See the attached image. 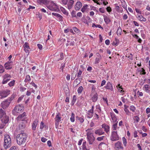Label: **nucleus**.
I'll return each mask as SVG.
<instances>
[{
	"label": "nucleus",
	"instance_id": "nucleus-50",
	"mask_svg": "<svg viewBox=\"0 0 150 150\" xmlns=\"http://www.w3.org/2000/svg\"><path fill=\"white\" fill-rule=\"evenodd\" d=\"M60 58H59L58 60H62L64 58L63 54V53H61L60 54Z\"/></svg>",
	"mask_w": 150,
	"mask_h": 150
},
{
	"label": "nucleus",
	"instance_id": "nucleus-60",
	"mask_svg": "<svg viewBox=\"0 0 150 150\" xmlns=\"http://www.w3.org/2000/svg\"><path fill=\"white\" fill-rule=\"evenodd\" d=\"M30 84L31 85L33 86L36 89L37 88V85L35 83L33 82H31Z\"/></svg>",
	"mask_w": 150,
	"mask_h": 150
},
{
	"label": "nucleus",
	"instance_id": "nucleus-13",
	"mask_svg": "<svg viewBox=\"0 0 150 150\" xmlns=\"http://www.w3.org/2000/svg\"><path fill=\"white\" fill-rule=\"evenodd\" d=\"M95 133L96 134L99 135H102L105 134L104 132L101 128L95 130Z\"/></svg>",
	"mask_w": 150,
	"mask_h": 150
},
{
	"label": "nucleus",
	"instance_id": "nucleus-22",
	"mask_svg": "<svg viewBox=\"0 0 150 150\" xmlns=\"http://www.w3.org/2000/svg\"><path fill=\"white\" fill-rule=\"evenodd\" d=\"M74 1L73 0H70L67 4L68 8L69 9L73 7Z\"/></svg>",
	"mask_w": 150,
	"mask_h": 150
},
{
	"label": "nucleus",
	"instance_id": "nucleus-63",
	"mask_svg": "<svg viewBox=\"0 0 150 150\" xmlns=\"http://www.w3.org/2000/svg\"><path fill=\"white\" fill-rule=\"evenodd\" d=\"M47 139L44 137H42L41 138V141L42 142H45L47 141Z\"/></svg>",
	"mask_w": 150,
	"mask_h": 150
},
{
	"label": "nucleus",
	"instance_id": "nucleus-31",
	"mask_svg": "<svg viewBox=\"0 0 150 150\" xmlns=\"http://www.w3.org/2000/svg\"><path fill=\"white\" fill-rule=\"evenodd\" d=\"M10 80V78L3 79L2 83L5 84L7 83Z\"/></svg>",
	"mask_w": 150,
	"mask_h": 150
},
{
	"label": "nucleus",
	"instance_id": "nucleus-10",
	"mask_svg": "<svg viewBox=\"0 0 150 150\" xmlns=\"http://www.w3.org/2000/svg\"><path fill=\"white\" fill-rule=\"evenodd\" d=\"M102 128L104 129V130L107 134H109L110 132V127L105 124H103L101 125Z\"/></svg>",
	"mask_w": 150,
	"mask_h": 150
},
{
	"label": "nucleus",
	"instance_id": "nucleus-17",
	"mask_svg": "<svg viewBox=\"0 0 150 150\" xmlns=\"http://www.w3.org/2000/svg\"><path fill=\"white\" fill-rule=\"evenodd\" d=\"M82 6V3L79 2H77L75 5V8L76 10H79Z\"/></svg>",
	"mask_w": 150,
	"mask_h": 150
},
{
	"label": "nucleus",
	"instance_id": "nucleus-37",
	"mask_svg": "<svg viewBox=\"0 0 150 150\" xmlns=\"http://www.w3.org/2000/svg\"><path fill=\"white\" fill-rule=\"evenodd\" d=\"M60 9L62 12L63 13L66 15L68 14V13L66 11V10L63 7H60Z\"/></svg>",
	"mask_w": 150,
	"mask_h": 150
},
{
	"label": "nucleus",
	"instance_id": "nucleus-11",
	"mask_svg": "<svg viewBox=\"0 0 150 150\" xmlns=\"http://www.w3.org/2000/svg\"><path fill=\"white\" fill-rule=\"evenodd\" d=\"M93 114L94 112L89 110L86 112V114L85 116L87 118L90 119L93 117Z\"/></svg>",
	"mask_w": 150,
	"mask_h": 150
},
{
	"label": "nucleus",
	"instance_id": "nucleus-20",
	"mask_svg": "<svg viewBox=\"0 0 150 150\" xmlns=\"http://www.w3.org/2000/svg\"><path fill=\"white\" fill-rule=\"evenodd\" d=\"M25 127V122H21L20 123L18 126V129L19 130H22L24 129Z\"/></svg>",
	"mask_w": 150,
	"mask_h": 150
},
{
	"label": "nucleus",
	"instance_id": "nucleus-44",
	"mask_svg": "<svg viewBox=\"0 0 150 150\" xmlns=\"http://www.w3.org/2000/svg\"><path fill=\"white\" fill-rule=\"evenodd\" d=\"M88 6V5H87L84 6L81 8V11L82 12H84L85 11L87 8Z\"/></svg>",
	"mask_w": 150,
	"mask_h": 150
},
{
	"label": "nucleus",
	"instance_id": "nucleus-61",
	"mask_svg": "<svg viewBox=\"0 0 150 150\" xmlns=\"http://www.w3.org/2000/svg\"><path fill=\"white\" fill-rule=\"evenodd\" d=\"M82 73V71L81 70H79L77 76L78 78L81 75V74Z\"/></svg>",
	"mask_w": 150,
	"mask_h": 150
},
{
	"label": "nucleus",
	"instance_id": "nucleus-24",
	"mask_svg": "<svg viewBox=\"0 0 150 150\" xmlns=\"http://www.w3.org/2000/svg\"><path fill=\"white\" fill-rule=\"evenodd\" d=\"M87 19L88 20V21L86 19H83V21L84 23L88 25H89V23H90L91 22V19L89 17H87Z\"/></svg>",
	"mask_w": 150,
	"mask_h": 150
},
{
	"label": "nucleus",
	"instance_id": "nucleus-57",
	"mask_svg": "<svg viewBox=\"0 0 150 150\" xmlns=\"http://www.w3.org/2000/svg\"><path fill=\"white\" fill-rule=\"evenodd\" d=\"M124 110L125 111V112H126L127 114L128 115H129L130 112L127 108H125Z\"/></svg>",
	"mask_w": 150,
	"mask_h": 150
},
{
	"label": "nucleus",
	"instance_id": "nucleus-45",
	"mask_svg": "<svg viewBox=\"0 0 150 150\" xmlns=\"http://www.w3.org/2000/svg\"><path fill=\"white\" fill-rule=\"evenodd\" d=\"M76 118L78 119L81 123H83L84 121V120L82 117H76Z\"/></svg>",
	"mask_w": 150,
	"mask_h": 150
},
{
	"label": "nucleus",
	"instance_id": "nucleus-32",
	"mask_svg": "<svg viewBox=\"0 0 150 150\" xmlns=\"http://www.w3.org/2000/svg\"><path fill=\"white\" fill-rule=\"evenodd\" d=\"M76 76V72L73 71L71 75V79L72 80L74 79Z\"/></svg>",
	"mask_w": 150,
	"mask_h": 150
},
{
	"label": "nucleus",
	"instance_id": "nucleus-4",
	"mask_svg": "<svg viewBox=\"0 0 150 150\" xmlns=\"http://www.w3.org/2000/svg\"><path fill=\"white\" fill-rule=\"evenodd\" d=\"M120 139V137L118 135L117 132L116 131H112L111 132L110 137V139L112 141H118Z\"/></svg>",
	"mask_w": 150,
	"mask_h": 150
},
{
	"label": "nucleus",
	"instance_id": "nucleus-19",
	"mask_svg": "<svg viewBox=\"0 0 150 150\" xmlns=\"http://www.w3.org/2000/svg\"><path fill=\"white\" fill-rule=\"evenodd\" d=\"M105 87L106 88L110 89L112 91L113 90L112 85L109 82L107 83L106 86Z\"/></svg>",
	"mask_w": 150,
	"mask_h": 150
},
{
	"label": "nucleus",
	"instance_id": "nucleus-34",
	"mask_svg": "<svg viewBox=\"0 0 150 150\" xmlns=\"http://www.w3.org/2000/svg\"><path fill=\"white\" fill-rule=\"evenodd\" d=\"M76 100V97L75 95H74L73 96V100L71 103V104L73 105L75 103Z\"/></svg>",
	"mask_w": 150,
	"mask_h": 150
},
{
	"label": "nucleus",
	"instance_id": "nucleus-7",
	"mask_svg": "<svg viewBox=\"0 0 150 150\" xmlns=\"http://www.w3.org/2000/svg\"><path fill=\"white\" fill-rule=\"evenodd\" d=\"M9 102H8L6 100L3 101L1 104V106L4 109H6L9 106Z\"/></svg>",
	"mask_w": 150,
	"mask_h": 150
},
{
	"label": "nucleus",
	"instance_id": "nucleus-35",
	"mask_svg": "<svg viewBox=\"0 0 150 150\" xmlns=\"http://www.w3.org/2000/svg\"><path fill=\"white\" fill-rule=\"evenodd\" d=\"M70 120L72 122H74L75 121V115L73 112L71 113V117L70 118Z\"/></svg>",
	"mask_w": 150,
	"mask_h": 150
},
{
	"label": "nucleus",
	"instance_id": "nucleus-21",
	"mask_svg": "<svg viewBox=\"0 0 150 150\" xmlns=\"http://www.w3.org/2000/svg\"><path fill=\"white\" fill-rule=\"evenodd\" d=\"M83 150H89L90 147L88 145H86V142H83L82 144Z\"/></svg>",
	"mask_w": 150,
	"mask_h": 150
},
{
	"label": "nucleus",
	"instance_id": "nucleus-52",
	"mask_svg": "<svg viewBox=\"0 0 150 150\" xmlns=\"http://www.w3.org/2000/svg\"><path fill=\"white\" fill-rule=\"evenodd\" d=\"M4 71V69L3 66H0V73H3Z\"/></svg>",
	"mask_w": 150,
	"mask_h": 150
},
{
	"label": "nucleus",
	"instance_id": "nucleus-48",
	"mask_svg": "<svg viewBox=\"0 0 150 150\" xmlns=\"http://www.w3.org/2000/svg\"><path fill=\"white\" fill-rule=\"evenodd\" d=\"M130 110L132 111V112H135V108L134 106H131L130 107Z\"/></svg>",
	"mask_w": 150,
	"mask_h": 150
},
{
	"label": "nucleus",
	"instance_id": "nucleus-16",
	"mask_svg": "<svg viewBox=\"0 0 150 150\" xmlns=\"http://www.w3.org/2000/svg\"><path fill=\"white\" fill-rule=\"evenodd\" d=\"M96 57H97L96 58L95 61V64H97L99 63L100 60L102 59L101 56L98 53H96Z\"/></svg>",
	"mask_w": 150,
	"mask_h": 150
},
{
	"label": "nucleus",
	"instance_id": "nucleus-8",
	"mask_svg": "<svg viewBox=\"0 0 150 150\" xmlns=\"http://www.w3.org/2000/svg\"><path fill=\"white\" fill-rule=\"evenodd\" d=\"M10 91L6 90L0 92V96L1 98H4L7 97L8 95L9 94Z\"/></svg>",
	"mask_w": 150,
	"mask_h": 150
},
{
	"label": "nucleus",
	"instance_id": "nucleus-2",
	"mask_svg": "<svg viewBox=\"0 0 150 150\" xmlns=\"http://www.w3.org/2000/svg\"><path fill=\"white\" fill-rule=\"evenodd\" d=\"M11 145V141L10 136L9 134H5L4 135V142L3 146L4 149L9 148Z\"/></svg>",
	"mask_w": 150,
	"mask_h": 150
},
{
	"label": "nucleus",
	"instance_id": "nucleus-59",
	"mask_svg": "<svg viewBox=\"0 0 150 150\" xmlns=\"http://www.w3.org/2000/svg\"><path fill=\"white\" fill-rule=\"evenodd\" d=\"M141 72H142V74L144 75L146 74V72L145 71V70L142 68L140 70Z\"/></svg>",
	"mask_w": 150,
	"mask_h": 150
},
{
	"label": "nucleus",
	"instance_id": "nucleus-38",
	"mask_svg": "<svg viewBox=\"0 0 150 150\" xmlns=\"http://www.w3.org/2000/svg\"><path fill=\"white\" fill-rule=\"evenodd\" d=\"M14 96H12L11 97L8 98L6 100L8 102H9L10 104L11 101L14 99Z\"/></svg>",
	"mask_w": 150,
	"mask_h": 150
},
{
	"label": "nucleus",
	"instance_id": "nucleus-30",
	"mask_svg": "<svg viewBox=\"0 0 150 150\" xmlns=\"http://www.w3.org/2000/svg\"><path fill=\"white\" fill-rule=\"evenodd\" d=\"M117 127V124H113L112 127V129L113 131L116 130Z\"/></svg>",
	"mask_w": 150,
	"mask_h": 150
},
{
	"label": "nucleus",
	"instance_id": "nucleus-33",
	"mask_svg": "<svg viewBox=\"0 0 150 150\" xmlns=\"http://www.w3.org/2000/svg\"><path fill=\"white\" fill-rule=\"evenodd\" d=\"M15 81L13 80L12 81L9 82L8 83V85L10 87H11L14 86L15 84Z\"/></svg>",
	"mask_w": 150,
	"mask_h": 150
},
{
	"label": "nucleus",
	"instance_id": "nucleus-58",
	"mask_svg": "<svg viewBox=\"0 0 150 150\" xmlns=\"http://www.w3.org/2000/svg\"><path fill=\"white\" fill-rule=\"evenodd\" d=\"M44 127V123L42 122H41V123L40 124V128L41 129H43Z\"/></svg>",
	"mask_w": 150,
	"mask_h": 150
},
{
	"label": "nucleus",
	"instance_id": "nucleus-12",
	"mask_svg": "<svg viewBox=\"0 0 150 150\" xmlns=\"http://www.w3.org/2000/svg\"><path fill=\"white\" fill-rule=\"evenodd\" d=\"M86 136L87 137L88 136H93V129L92 128H89L86 130Z\"/></svg>",
	"mask_w": 150,
	"mask_h": 150
},
{
	"label": "nucleus",
	"instance_id": "nucleus-53",
	"mask_svg": "<svg viewBox=\"0 0 150 150\" xmlns=\"http://www.w3.org/2000/svg\"><path fill=\"white\" fill-rule=\"evenodd\" d=\"M73 29L74 32L76 33H79V30L77 29V28L76 27H74L73 28Z\"/></svg>",
	"mask_w": 150,
	"mask_h": 150
},
{
	"label": "nucleus",
	"instance_id": "nucleus-6",
	"mask_svg": "<svg viewBox=\"0 0 150 150\" xmlns=\"http://www.w3.org/2000/svg\"><path fill=\"white\" fill-rule=\"evenodd\" d=\"M26 118V113L24 112L22 114L19 115L17 118V120L18 121H24Z\"/></svg>",
	"mask_w": 150,
	"mask_h": 150
},
{
	"label": "nucleus",
	"instance_id": "nucleus-55",
	"mask_svg": "<svg viewBox=\"0 0 150 150\" xmlns=\"http://www.w3.org/2000/svg\"><path fill=\"white\" fill-rule=\"evenodd\" d=\"M9 150H18V149L15 146H12Z\"/></svg>",
	"mask_w": 150,
	"mask_h": 150
},
{
	"label": "nucleus",
	"instance_id": "nucleus-14",
	"mask_svg": "<svg viewBox=\"0 0 150 150\" xmlns=\"http://www.w3.org/2000/svg\"><path fill=\"white\" fill-rule=\"evenodd\" d=\"M24 47V50L26 53H29V49L30 48L29 45V44L28 42H25L23 46Z\"/></svg>",
	"mask_w": 150,
	"mask_h": 150
},
{
	"label": "nucleus",
	"instance_id": "nucleus-41",
	"mask_svg": "<svg viewBox=\"0 0 150 150\" xmlns=\"http://www.w3.org/2000/svg\"><path fill=\"white\" fill-rule=\"evenodd\" d=\"M11 75L8 74H6L3 76V79L11 78Z\"/></svg>",
	"mask_w": 150,
	"mask_h": 150
},
{
	"label": "nucleus",
	"instance_id": "nucleus-9",
	"mask_svg": "<svg viewBox=\"0 0 150 150\" xmlns=\"http://www.w3.org/2000/svg\"><path fill=\"white\" fill-rule=\"evenodd\" d=\"M115 148L116 149H123L124 148L121 142L118 141L115 144Z\"/></svg>",
	"mask_w": 150,
	"mask_h": 150
},
{
	"label": "nucleus",
	"instance_id": "nucleus-51",
	"mask_svg": "<svg viewBox=\"0 0 150 150\" xmlns=\"http://www.w3.org/2000/svg\"><path fill=\"white\" fill-rule=\"evenodd\" d=\"M71 16L72 17H76V12L75 11H73L71 13Z\"/></svg>",
	"mask_w": 150,
	"mask_h": 150
},
{
	"label": "nucleus",
	"instance_id": "nucleus-64",
	"mask_svg": "<svg viewBox=\"0 0 150 150\" xmlns=\"http://www.w3.org/2000/svg\"><path fill=\"white\" fill-rule=\"evenodd\" d=\"M95 126V124L92 121H91L90 124V126L91 127H93Z\"/></svg>",
	"mask_w": 150,
	"mask_h": 150
},
{
	"label": "nucleus",
	"instance_id": "nucleus-36",
	"mask_svg": "<svg viewBox=\"0 0 150 150\" xmlns=\"http://www.w3.org/2000/svg\"><path fill=\"white\" fill-rule=\"evenodd\" d=\"M144 88L146 92L148 93L149 92L150 90H149V86L148 85H145L144 86Z\"/></svg>",
	"mask_w": 150,
	"mask_h": 150
},
{
	"label": "nucleus",
	"instance_id": "nucleus-49",
	"mask_svg": "<svg viewBox=\"0 0 150 150\" xmlns=\"http://www.w3.org/2000/svg\"><path fill=\"white\" fill-rule=\"evenodd\" d=\"M112 122L113 123V124H118V121H117V119L116 117L112 119Z\"/></svg>",
	"mask_w": 150,
	"mask_h": 150
},
{
	"label": "nucleus",
	"instance_id": "nucleus-42",
	"mask_svg": "<svg viewBox=\"0 0 150 150\" xmlns=\"http://www.w3.org/2000/svg\"><path fill=\"white\" fill-rule=\"evenodd\" d=\"M122 33V29L120 27H119L117 29V35L120 34V35Z\"/></svg>",
	"mask_w": 150,
	"mask_h": 150
},
{
	"label": "nucleus",
	"instance_id": "nucleus-27",
	"mask_svg": "<svg viewBox=\"0 0 150 150\" xmlns=\"http://www.w3.org/2000/svg\"><path fill=\"white\" fill-rule=\"evenodd\" d=\"M61 119V117L60 116V114L58 113L56 116L55 118V121L57 122V124H58L59 122L60 121Z\"/></svg>",
	"mask_w": 150,
	"mask_h": 150
},
{
	"label": "nucleus",
	"instance_id": "nucleus-1",
	"mask_svg": "<svg viewBox=\"0 0 150 150\" xmlns=\"http://www.w3.org/2000/svg\"><path fill=\"white\" fill-rule=\"evenodd\" d=\"M27 137V135L25 133H21L18 134L16 137L17 143L20 145L24 144L26 141Z\"/></svg>",
	"mask_w": 150,
	"mask_h": 150
},
{
	"label": "nucleus",
	"instance_id": "nucleus-39",
	"mask_svg": "<svg viewBox=\"0 0 150 150\" xmlns=\"http://www.w3.org/2000/svg\"><path fill=\"white\" fill-rule=\"evenodd\" d=\"M83 90V88L82 86H80L77 89V91L78 93H81Z\"/></svg>",
	"mask_w": 150,
	"mask_h": 150
},
{
	"label": "nucleus",
	"instance_id": "nucleus-26",
	"mask_svg": "<svg viewBox=\"0 0 150 150\" xmlns=\"http://www.w3.org/2000/svg\"><path fill=\"white\" fill-rule=\"evenodd\" d=\"M103 17L105 22L107 24L109 23L111 21L109 17H108L105 15L103 16Z\"/></svg>",
	"mask_w": 150,
	"mask_h": 150
},
{
	"label": "nucleus",
	"instance_id": "nucleus-5",
	"mask_svg": "<svg viewBox=\"0 0 150 150\" xmlns=\"http://www.w3.org/2000/svg\"><path fill=\"white\" fill-rule=\"evenodd\" d=\"M47 7L51 11H57L58 9V6L52 1H51L50 5H48Z\"/></svg>",
	"mask_w": 150,
	"mask_h": 150
},
{
	"label": "nucleus",
	"instance_id": "nucleus-43",
	"mask_svg": "<svg viewBox=\"0 0 150 150\" xmlns=\"http://www.w3.org/2000/svg\"><path fill=\"white\" fill-rule=\"evenodd\" d=\"M122 140L124 145L126 146L127 144V142L126 138L124 137L122 138Z\"/></svg>",
	"mask_w": 150,
	"mask_h": 150
},
{
	"label": "nucleus",
	"instance_id": "nucleus-54",
	"mask_svg": "<svg viewBox=\"0 0 150 150\" xmlns=\"http://www.w3.org/2000/svg\"><path fill=\"white\" fill-rule=\"evenodd\" d=\"M96 107V109H98V112H100L101 111V109L99 105H97Z\"/></svg>",
	"mask_w": 150,
	"mask_h": 150
},
{
	"label": "nucleus",
	"instance_id": "nucleus-56",
	"mask_svg": "<svg viewBox=\"0 0 150 150\" xmlns=\"http://www.w3.org/2000/svg\"><path fill=\"white\" fill-rule=\"evenodd\" d=\"M69 0H62V4L64 5H66L67 4L68 1Z\"/></svg>",
	"mask_w": 150,
	"mask_h": 150
},
{
	"label": "nucleus",
	"instance_id": "nucleus-47",
	"mask_svg": "<svg viewBox=\"0 0 150 150\" xmlns=\"http://www.w3.org/2000/svg\"><path fill=\"white\" fill-rule=\"evenodd\" d=\"M105 137L104 136H102L101 137H98L97 138V139L98 141H101L102 140H103L104 139V138Z\"/></svg>",
	"mask_w": 150,
	"mask_h": 150
},
{
	"label": "nucleus",
	"instance_id": "nucleus-23",
	"mask_svg": "<svg viewBox=\"0 0 150 150\" xmlns=\"http://www.w3.org/2000/svg\"><path fill=\"white\" fill-rule=\"evenodd\" d=\"M9 121V118L8 116H5L3 117V118L1 119V121L2 123L4 124H6Z\"/></svg>",
	"mask_w": 150,
	"mask_h": 150
},
{
	"label": "nucleus",
	"instance_id": "nucleus-62",
	"mask_svg": "<svg viewBox=\"0 0 150 150\" xmlns=\"http://www.w3.org/2000/svg\"><path fill=\"white\" fill-rule=\"evenodd\" d=\"M137 132L136 131H135L134 132V137H138L137 135Z\"/></svg>",
	"mask_w": 150,
	"mask_h": 150
},
{
	"label": "nucleus",
	"instance_id": "nucleus-46",
	"mask_svg": "<svg viewBox=\"0 0 150 150\" xmlns=\"http://www.w3.org/2000/svg\"><path fill=\"white\" fill-rule=\"evenodd\" d=\"M139 118L137 116H134V121L137 123L139 121Z\"/></svg>",
	"mask_w": 150,
	"mask_h": 150
},
{
	"label": "nucleus",
	"instance_id": "nucleus-18",
	"mask_svg": "<svg viewBox=\"0 0 150 150\" xmlns=\"http://www.w3.org/2000/svg\"><path fill=\"white\" fill-rule=\"evenodd\" d=\"M38 123V121L37 120H35L33 122L32 125V129L35 130L36 129V127Z\"/></svg>",
	"mask_w": 150,
	"mask_h": 150
},
{
	"label": "nucleus",
	"instance_id": "nucleus-15",
	"mask_svg": "<svg viewBox=\"0 0 150 150\" xmlns=\"http://www.w3.org/2000/svg\"><path fill=\"white\" fill-rule=\"evenodd\" d=\"M87 141L90 144H92L95 140V137L94 136H88L87 137Z\"/></svg>",
	"mask_w": 150,
	"mask_h": 150
},
{
	"label": "nucleus",
	"instance_id": "nucleus-40",
	"mask_svg": "<svg viewBox=\"0 0 150 150\" xmlns=\"http://www.w3.org/2000/svg\"><path fill=\"white\" fill-rule=\"evenodd\" d=\"M30 80L31 79L30 76L29 75H27L26 76L25 79V81L26 82L30 81Z\"/></svg>",
	"mask_w": 150,
	"mask_h": 150
},
{
	"label": "nucleus",
	"instance_id": "nucleus-28",
	"mask_svg": "<svg viewBox=\"0 0 150 150\" xmlns=\"http://www.w3.org/2000/svg\"><path fill=\"white\" fill-rule=\"evenodd\" d=\"M6 115V113L5 111H4L2 108L0 109V118L3 117Z\"/></svg>",
	"mask_w": 150,
	"mask_h": 150
},
{
	"label": "nucleus",
	"instance_id": "nucleus-25",
	"mask_svg": "<svg viewBox=\"0 0 150 150\" xmlns=\"http://www.w3.org/2000/svg\"><path fill=\"white\" fill-rule=\"evenodd\" d=\"M98 99V95L96 93H95L92 97V100L93 102H95Z\"/></svg>",
	"mask_w": 150,
	"mask_h": 150
},
{
	"label": "nucleus",
	"instance_id": "nucleus-29",
	"mask_svg": "<svg viewBox=\"0 0 150 150\" xmlns=\"http://www.w3.org/2000/svg\"><path fill=\"white\" fill-rule=\"evenodd\" d=\"M37 2L39 3L47 4L48 2V0H37Z\"/></svg>",
	"mask_w": 150,
	"mask_h": 150
},
{
	"label": "nucleus",
	"instance_id": "nucleus-3",
	"mask_svg": "<svg viewBox=\"0 0 150 150\" xmlns=\"http://www.w3.org/2000/svg\"><path fill=\"white\" fill-rule=\"evenodd\" d=\"M24 110V107L22 105L18 104L14 107L12 111V113L13 115H16V113H20Z\"/></svg>",
	"mask_w": 150,
	"mask_h": 150
}]
</instances>
